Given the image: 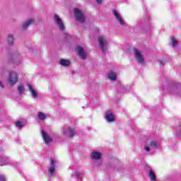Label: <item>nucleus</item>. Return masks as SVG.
I'll list each match as a JSON object with an SVG mask.
<instances>
[{"instance_id": "f257e3e1", "label": "nucleus", "mask_w": 181, "mask_h": 181, "mask_svg": "<svg viewBox=\"0 0 181 181\" xmlns=\"http://www.w3.org/2000/svg\"><path fill=\"white\" fill-rule=\"evenodd\" d=\"M151 148H153V149H158V148H159V143L152 139L147 140L146 146H144V150H146V152H150Z\"/></svg>"}, {"instance_id": "f03ea898", "label": "nucleus", "mask_w": 181, "mask_h": 181, "mask_svg": "<svg viewBox=\"0 0 181 181\" xmlns=\"http://www.w3.org/2000/svg\"><path fill=\"white\" fill-rule=\"evenodd\" d=\"M98 42L102 52L105 53L107 52V47H108V40L104 36H99Z\"/></svg>"}, {"instance_id": "7ed1b4c3", "label": "nucleus", "mask_w": 181, "mask_h": 181, "mask_svg": "<svg viewBox=\"0 0 181 181\" xmlns=\"http://www.w3.org/2000/svg\"><path fill=\"white\" fill-rule=\"evenodd\" d=\"M74 13H75V18H76V21H78V22H81V23H83V22L86 21L84 13H83L81 10L78 8H76L74 10Z\"/></svg>"}, {"instance_id": "20e7f679", "label": "nucleus", "mask_w": 181, "mask_h": 181, "mask_svg": "<svg viewBox=\"0 0 181 181\" xmlns=\"http://www.w3.org/2000/svg\"><path fill=\"white\" fill-rule=\"evenodd\" d=\"M54 20L59 30L63 31L66 29V27H64V23H63V20H62V18H60L57 14L54 15Z\"/></svg>"}, {"instance_id": "39448f33", "label": "nucleus", "mask_w": 181, "mask_h": 181, "mask_svg": "<svg viewBox=\"0 0 181 181\" xmlns=\"http://www.w3.org/2000/svg\"><path fill=\"white\" fill-rule=\"evenodd\" d=\"M18 83V74L15 71H11L8 76V83L11 86H15Z\"/></svg>"}, {"instance_id": "423d86ee", "label": "nucleus", "mask_w": 181, "mask_h": 181, "mask_svg": "<svg viewBox=\"0 0 181 181\" xmlns=\"http://www.w3.org/2000/svg\"><path fill=\"white\" fill-rule=\"evenodd\" d=\"M134 56L137 62L140 63L141 64L145 63V58L141 53V51L137 49H134Z\"/></svg>"}, {"instance_id": "0eeeda50", "label": "nucleus", "mask_w": 181, "mask_h": 181, "mask_svg": "<svg viewBox=\"0 0 181 181\" xmlns=\"http://www.w3.org/2000/svg\"><path fill=\"white\" fill-rule=\"evenodd\" d=\"M76 52L78 53L79 57L83 60H86V59H87V52L84 50L83 47H76Z\"/></svg>"}, {"instance_id": "6e6552de", "label": "nucleus", "mask_w": 181, "mask_h": 181, "mask_svg": "<svg viewBox=\"0 0 181 181\" xmlns=\"http://www.w3.org/2000/svg\"><path fill=\"white\" fill-rule=\"evenodd\" d=\"M54 170H56V159H52L48 170L49 176H54Z\"/></svg>"}, {"instance_id": "1a4fd4ad", "label": "nucleus", "mask_w": 181, "mask_h": 181, "mask_svg": "<svg viewBox=\"0 0 181 181\" xmlns=\"http://www.w3.org/2000/svg\"><path fill=\"white\" fill-rule=\"evenodd\" d=\"M27 87H28V90L31 94L32 98H33L34 100H37V98H39V94L37 93V91L35 90L33 86H32V85L29 83L27 85Z\"/></svg>"}, {"instance_id": "9d476101", "label": "nucleus", "mask_w": 181, "mask_h": 181, "mask_svg": "<svg viewBox=\"0 0 181 181\" xmlns=\"http://www.w3.org/2000/svg\"><path fill=\"white\" fill-rule=\"evenodd\" d=\"M41 135L43 138V141H44L45 144H50V142L53 140L52 136H50V135H49V134H47L44 130L41 131Z\"/></svg>"}, {"instance_id": "9b49d317", "label": "nucleus", "mask_w": 181, "mask_h": 181, "mask_svg": "<svg viewBox=\"0 0 181 181\" xmlns=\"http://www.w3.org/2000/svg\"><path fill=\"white\" fill-rule=\"evenodd\" d=\"M74 129H72L71 127L64 128V135H65L66 136H70L71 138H72V136H74Z\"/></svg>"}, {"instance_id": "f8f14e48", "label": "nucleus", "mask_w": 181, "mask_h": 181, "mask_svg": "<svg viewBox=\"0 0 181 181\" xmlns=\"http://www.w3.org/2000/svg\"><path fill=\"white\" fill-rule=\"evenodd\" d=\"M105 119L107 122H114L115 121V116L112 114L111 110H108L105 115Z\"/></svg>"}, {"instance_id": "ddd939ff", "label": "nucleus", "mask_w": 181, "mask_h": 181, "mask_svg": "<svg viewBox=\"0 0 181 181\" xmlns=\"http://www.w3.org/2000/svg\"><path fill=\"white\" fill-rule=\"evenodd\" d=\"M113 15L115 16L117 22H119V25L122 26L124 25V22L122 20V17L121 16V14L117 11V10H113Z\"/></svg>"}, {"instance_id": "4468645a", "label": "nucleus", "mask_w": 181, "mask_h": 181, "mask_svg": "<svg viewBox=\"0 0 181 181\" xmlns=\"http://www.w3.org/2000/svg\"><path fill=\"white\" fill-rule=\"evenodd\" d=\"M33 22H35V20L33 18H30L25 21L22 25V30H26V29H28V28H29V26H30V25H32Z\"/></svg>"}, {"instance_id": "2eb2a0df", "label": "nucleus", "mask_w": 181, "mask_h": 181, "mask_svg": "<svg viewBox=\"0 0 181 181\" xmlns=\"http://www.w3.org/2000/svg\"><path fill=\"white\" fill-rule=\"evenodd\" d=\"M103 156V154L100 152L93 151L90 154L91 159L93 160H100Z\"/></svg>"}, {"instance_id": "dca6fc26", "label": "nucleus", "mask_w": 181, "mask_h": 181, "mask_svg": "<svg viewBox=\"0 0 181 181\" xmlns=\"http://www.w3.org/2000/svg\"><path fill=\"white\" fill-rule=\"evenodd\" d=\"M37 115L38 119H40V121H45V119L47 118V115L42 112H39Z\"/></svg>"}, {"instance_id": "f3484780", "label": "nucleus", "mask_w": 181, "mask_h": 181, "mask_svg": "<svg viewBox=\"0 0 181 181\" xmlns=\"http://www.w3.org/2000/svg\"><path fill=\"white\" fill-rule=\"evenodd\" d=\"M108 78H110V80H112V81H115V80H117V73L114 71L109 72Z\"/></svg>"}, {"instance_id": "a211bd4d", "label": "nucleus", "mask_w": 181, "mask_h": 181, "mask_svg": "<svg viewBox=\"0 0 181 181\" xmlns=\"http://www.w3.org/2000/svg\"><path fill=\"white\" fill-rule=\"evenodd\" d=\"M59 64H61V66H64V67H67L70 66V61L67 59H61L59 62Z\"/></svg>"}, {"instance_id": "6ab92c4d", "label": "nucleus", "mask_w": 181, "mask_h": 181, "mask_svg": "<svg viewBox=\"0 0 181 181\" xmlns=\"http://www.w3.org/2000/svg\"><path fill=\"white\" fill-rule=\"evenodd\" d=\"M5 165H8V158L2 157L0 160V165L5 166Z\"/></svg>"}, {"instance_id": "aec40b11", "label": "nucleus", "mask_w": 181, "mask_h": 181, "mask_svg": "<svg viewBox=\"0 0 181 181\" xmlns=\"http://www.w3.org/2000/svg\"><path fill=\"white\" fill-rule=\"evenodd\" d=\"M151 180H156V176L155 175V173H153V170H150L149 175H148Z\"/></svg>"}, {"instance_id": "412c9836", "label": "nucleus", "mask_w": 181, "mask_h": 181, "mask_svg": "<svg viewBox=\"0 0 181 181\" xmlns=\"http://www.w3.org/2000/svg\"><path fill=\"white\" fill-rule=\"evenodd\" d=\"M18 92L20 94V95H22L25 93V87L22 85L19 86L18 87Z\"/></svg>"}, {"instance_id": "4be33fe9", "label": "nucleus", "mask_w": 181, "mask_h": 181, "mask_svg": "<svg viewBox=\"0 0 181 181\" xmlns=\"http://www.w3.org/2000/svg\"><path fill=\"white\" fill-rule=\"evenodd\" d=\"M7 42L8 43V45H13V36L9 35L7 39Z\"/></svg>"}, {"instance_id": "5701e85b", "label": "nucleus", "mask_w": 181, "mask_h": 181, "mask_svg": "<svg viewBox=\"0 0 181 181\" xmlns=\"http://www.w3.org/2000/svg\"><path fill=\"white\" fill-rule=\"evenodd\" d=\"M171 42L173 45V47H176L177 46V40L175 37L171 38Z\"/></svg>"}, {"instance_id": "b1692460", "label": "nucleus", "mask_w": 181, "mask_h": 181, "mask_svg": "<svg viewBox=\"0 0 181 181\" xmlns=\"http://www.w3.org/2000/svg\"><path fill=\"white\" fill-rule=\"evenodd\" d=\"M16 125L18 128H22L23 127V122H17Z\"/></svg>"}, {"instance_id": "393cba45", "label": "nucleus", "mask_w": 181, "mask_h": 181, "mask_svg": "<svg viewBox=\"0 0 181 181\" xmlns=\"http://www.w3.org/2000/svg\"><path fill=\"white\" fill-rule=\"evenodd\" d=\"M76 177H78V179H81V173L76 172Z\"/></svg>"}, {"instance_id": "a878e982", "label": "nucleus", "mask_w": 181, "mask_h": 181, "mask_svg": "<svg viewBox=\"0 0 181 181\" xmlns=\"http://www.w3.org/2000/svg\"><path fill=\"white\" fill-rule=\"evenodd\" d=\"M6 178L5 177V175H0V181H6Z\"/></svg>"}, {"instance_id": "bb28decb", "label": "nucleus", "mask_w": 181, "mask_h": 181, "mask_svg": "<svg viewBox=\"0 0 181 181\" xmlns=\"http://www.w3.org/2000/svg\"><path fill=\"white\" fill-rule=\"evenodd\" d=\"M102 163L101 162H95L94 166H101Z\"/></svg>"}, {"instance_id": "cd10ccee", "label": "nucleus", "mask_w": 181, "mask_h": 181, "mask_svg": "<svg viewBox=\"0 0 181 181\" xmlns=\"http://www.w3.org/2000/svg\"><path fill=\"white\" fill-rule=\"evenodd\" d=\"M175 134L177 136H181V131L177 130Z\"/></svg>"}, {"instance_id": "c85d7f7f", "label": "nucleus", "mask_w": 181, "mask_h": 181, "mask_svg": "<svg viewBox=\"0 0 181 181\" xmlns=\"http://www.w3.org/2000/svg\"><path fill=\"white\" fill-rule=\"evenodd\" d=\"M95 1L98 5H101L103 4V0H95Z\"/></svg>"}, {"instance_id": "c756f323", "label": "nucleus", "mask_w": 181, "mask_h": 181, "mask_svg": "<svg viewBox=\"0 0 181 181\" xmlns=\"http://www.w3.org/2000/svg\"><path fill=\"white\" fill-rule=\"evenodd\" d=\"M0 87L1 88H4L5 86H4V83H2V82L0 81Z\"/></svg>"}, {"instance_id": "7c9ffc66", "label": "nucleus", "mask_w": 181, "mask_h": 181, "mask_svg": "<svg viewBox=\"0 0 181 181\" xmlns=\"http://www.w3.org/2000/svg\"><path fill=\"white\" fill-rule=\"evenodd\" d=\"M160 66H165V62L160 61Z\"/></svg>"}, {"instance_id": "2f4dec72", "label": "nucleus", "mask_w": 181, "mask_h": 181, "mask_svg": "<svg viewBox=\"0 0 181 181\" xmlns=\"http://www.w3.org/2000/svg\"><path fill=\"white\" fill-rule=\"evenodd\" d=\"M180 128L181 129V125H180Z\"/></svg>"}]
</instances>
